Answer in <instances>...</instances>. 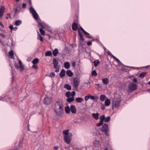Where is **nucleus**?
<instances>
[{
  "label": "nucleus",
  "instance_id": "f257e3e1",
  "mask_svg": "<svg viewBox=\"0 0 150 150\" xmlns=\"http://www.w3.org/2000/svg\"><path fill=\"white\" fill-rule=\"evenodd\" d=\"M62 100L59 99L54 104V110L56 115L58 116H61L64 111Z\"/></svg>",
  "mask_w": 150,
  "mask_h": 150
},
{
  "label": "nucleus",
  "instance_id": "f03ea898",
  "mask_svg": "<svg viewBox=\"0 0 150 150\" xmlns=\"http://www.w3.org/2000/svg\"><path fill=\"white\" fill-rule=\"evenodd\" d=\"M69 130H64L63 134L65 135L64 137L65 142L67 144H69L72 139V134L71 133H68Z\"/></svg>",
  "mask_w": 150,
  "mask_h": 150
},
{
  "label": "nucleus",
  "instance_id": "7ed1b4c3",
  "mask_svg": "<svg viewBox=\"0 0 150 150\" xmlns=\"http://www.w3.org/2000/svg\"><path fill=\"white\" fill-rule=\"evenodd\" d=\"M80 82V80L78 77H75L74 79L73 85L74 87L75 88V90L76 91H78L77 87Z\"/></svg>",
  "mask_w": 150,
  "mask_h": 150
},
{
  "label": "nucleus",
  "instance_id": "20e7f679",
  "mask_svg": "<svg viewBox=\"0 0 150 150\" xmlns=\"http://www.w3.org/2000/svg\"><path fill=\"white\" fill-rule=\"evenodd\" d=\"M30 11L32 14L33 17L35 20H37L38 18V15L35 11L33 8L32 6L30 8Z\"/></svg>",
  "mask_w": 150,
  "mask_h": 150
},
{
  "label": "nucleus",
  "instance_id": "39448f33",
  "mask_svg": "<svg viewBox=\"0 0 150 150\" xmlns=\"http://www.w3.org/2000/svg\"><path fill=\"white\" fill-rule=\"evenodd\" d=\"M101 131L102 132H105V134L108 135V133L109 131L108 125L106 124H105L101 128Z\"/></svg>",
  "mask_w": 150,
  "mask_h": 150
},
{
  "label": "nucleus",
  "instance_id": "423d86ee",
  "mask_svg": "<svg viewBox=\"0 0 150 150\" xmlns=\"http://www.w3.org/2000/svg\"><path fill=\"white\" fill-rule=\"evenodd\" d=\"M128 88H129V90L130 91H133L137 89V86L136 84L133 83H132L129 85Z\"/></svg>",
  "mask_w": 150,
  "mask_h": 150
},
{
  "label": "nucleus",
  "instance_id": "0eeeda50",
  "mask_svg": "<svg viewBox=\"0 0 150 150\" xmlns=\"http://www.w3.org/2000/svg\"><path fill=\"white\" fill-rule=\"evenodd\" d=\"M121 101L120 98H117L115 101H113L112 102V107L118 108L119 106V103Z\"/></svg>",
  "mask_w": 150,
  "mask_h": 150
},
{
  "label": "nucleus",
  "instance_id": "6e6552de",
  "mask_svg": "<svg viewBox=\"0 0 150 150\" xmlns=\"http://www.w3.org/2000/svg\"><path fill=\"white\" fill-rule=\"evenodd\" d=\"M51 101V98L50 97L46 96L44 98V102L45 104L48 105L50 104Z\"/></svg>",
  "mask_w": 150,
  "mask_h": 150
},
{
  "label": "nucleus",
  "instance_id": "1a4fd4ad",
  "mask_svg": "<svg viewBox=\"0 0 150 150\" xmlns=\"http://www.w3.org/2000/svg\"><path fill=\"white\" fill-rule=\"evenodd\" d=\"M76 94V93L74 91H73L71 92L70 91L67 92L66 93V96L67 97H69L71 96H74Z\"/></svg>",
  "mask_w": 150,
  "mask_h": 150
},
{
  "label": "nucleus",
  "instance_id": "9d476101",
  "mask_svg": "<svg viewBox=\"0 0 150 150\" xmlns=\"http://www.w3.org/2000/svg\"><path fill=\"white\" fill-rule=\"evenodd\" d=\"M70 110L72 113H76V109L75 106L73 105H71L70 107Z\"/></svg>",
  "mask_w": 150,
  "mask_h": 150
},
{
  "label": "nucleus",
  "instance_id": "9b49d317",
  "mask_svg": "<svg viewBox=\"0 0 150 150\" xmlns=\"http://www.w3.org/2000/svg\"><path fill=\"white\" fill-rule=\"evenodd\" d=\"M5 9V7L3 6H1L0 8V17H2L3 15Z\"/></svg>",
  "mask_w": 150,
  "mask_h": 150
},
{
  "label": "nucleus",
  "instance_id": "f8f14e48",
  "mask_svg": "<svg viewBox=\"0 0 150 150\" xmlns=\"http://www.w3.org/2000/svg\"><path fill=\"white\" fill-rule=\"evenodd\" d=\"M53 64H54V68H56L57 67V66L58 64V62L57 59L54 58L53 59Z\"/></svg>",
  "mask_w": 150,
  "mask_h": 150
},
{
  "label": "nucleus",
  "instance_id": "ddd939ff",
  "mask_svg": "<svg viewBox=\"0 0 150 150\" xmlns=\"http://www.w3.org/2000/svg\"><path fill=\"white\" fill-rule=\"evenodd\" d=\"M77 25L76 23H74L72 25V30H73L76 31L77 29Z\"/></svg>",
  "mask_w": 150,
  "mask_h": 150
},
{
  "label": "nucleus",
  "instance_id": "4468645a",
  "mask_svg": "<svg viewBox=\"0 0 150 150\" xmlns=\"http://www.w3.org/2000/svg\"><path fill=\"white\" fill-rule=\"evenodd\" d=\"M65 74V71L64 69H62L59 74V76L61 78L64 77Z\"/></svg>",
  "mask_w": 150,
  "mask_h": 150
},
{
  "label": "nucleus",
  "instance_id": "2eb2a0df",
  "mask_svg": "<svg viewBox=\"0 0 150 150\" xmlns=\"http://www.w3.org/2000/svg\"><path fill=\"white\" fill-rule=\"evenodd\" d=\"M66 74L69 77H71L73 75V73L70 70H68L66 71Z\"/></svg>",
  "mask_w": 150,
  "mask_h": 150
},
{
  "label": "nucleus",
  "instance_id": "dca6fc26",
  "mask_svg": "<svg viewBox=\"0 0 150 150\" xmlns=\"http://www.w3.org/2000/svg\"><path fill=\"white\" fill-rule=\"evenodd\" d=\"M78 31L79 35L80 38V40H82V41H84V39L83 38V35L81 32L80 31L79 29L78 30Z\"/></svg>",
  "mask_w": 150,
  "mask_h": 150
},
{
  "label": "nucleus",
  "instance_id": "f3484780",
  "mask_svg": "<svg viewBox=\"0 0 150 150\" xmlns=\"http://www.w3.org/2000/svg\"><path fill=\"white\" fill-rule=\"evenodd\" d=\"M18 63L20 65V70L21 71L24 69V67L23 65L22 64L20 60H19Z\"/></svg>",
  "mask_w": 150,
  "mask_h": 150
},
{
  "label": "nucleus",
  "instance_id": "a211bd4d",
  "mask_svg": "<svg viewBox=\"0 0 150 150\" xmlns=\"http://www.w3.org/2000/svg\"><path fill=\"white\" fill-rule=\"evenodd\" d=\"M93 117L96 120H97L98 119L99 113L98 112L96 113L92 114Z\"/></svg>",
  "mask_w": 150,
  "mask_h": 150
},
{
  "label": "nucleus",
  "instance_id": "6ab92c4d",
  "mask_svg": "<svg viewBox=\"0 0 150 150\" xmlns=\"http://www.w3.org/2000/svg\"><path fill=\"white\" fill-rule=\"evenodd\" d=\"M58 53V50L57 48L55 49L53 51V54L54 56H56Z\"/></svg>",
  "mask_w": 150,
  "mask_h": 150
},
{
  "label": "nucleus",
  "instance_id": "aec40b11",
  "mask_svg": "<svg viewBox=\"0 0 150 150\" xmlns=\"http://www.w3.org/2000/svg\"><path fill=\"white\" fill-rule=\"evenodd\" d=\"M45 55L46 57L51 56L52 55V52L50 51H47L45 52Z\"/></svg>",
  "mask_w": 150,
  "mask_h": 150
},
{
  "label": "nucleus",
  "instance_id": "412c9836",
  "mask_svg": "<svg viewBox=\"0 0 150 150\" xmlns=\"http://www.w3.org/2000/svg\"><path fill=\"white\" fill-rule=\"evenodd\" d=\"M64 88L68 90H70L71 89V86L69 84H67L64 85Z\"/></svg>",
  "mask_w": 150,
  "mask_h": 150
},
{
  "label": "nucleus",
  "instance_id": "4be33fe9",
  "mask_svg": "<svg viewBox=\"0 0 150 150\" xmlns=\"http://www.w3.org/2000/svg\"><path fill=\"white\" fill-rule=\"evenodd\" d=\"M110 103V100L108 99H106L105 100V104L106 106H109Z\"/></svg>",
  "mask_w": 150,
  "mask_h": 150
},
{
  "label": "nucleus",
  "instance_id": "5701e85b",
  "mask_svg": "<svg viewBox=\"0 0 150 150\" xmlns=\"http://www.w3.org/2000/svg\"><path fill=\"white\" fill-rule=\"evenodd\" d=\"M109 81L108 79V78H105L102 79V82L104 84L107 85Z\"/></svg>",
  "mask_w": 150,
  "mask_h": 150
},
{
  "label": "nucleus",
  "instance_id": "b1692460",
  "mask_svg": "<svg viewBox=\"0 0 150 150\" xmlns=\"http://www.w3.org/2000/svg\"><path fill=\"white\" fill-rule=\"evenodd\" d=\"M75 100L77 103H81L83 101V99L81 98H76Z\"/></svg>",
  "mask_w": 150,
  "mask_h": 150
},
{
  "label": "nucleus",
  "instance_id": "393cba45",
  "mask_svg": "<svg viewBox=\"0 0 150 150\" xmlns=\"http://www.w3.org/2000/svg\"><path fill=\"white\" fill-rule=\"evenodd\" d=\"M64 66L66 69H69L70 66L69 63L68 62H65L64 63Z\"/></svg>",
  "mask_w": 150,
  "mask_h": 150
},
{
  "label": "nucleus",
  "instance_id": "a878e982",
  "mask_svg": "<svg viewBox=\"0 0 150 150\" xmlns=\"http://www.w3.org/2000/svg\"><path fill=\"white\" fill-rule=\"evenodd\" d=\"M106 98V97L104 95H101L100 97V100L101 101H103Z\"/></svg>",
  "mask_w": 150,
  "mask_h": 150
},
{
  "label": "nucleus",
  "instance_id": "bb28decb",
  "mask_svg": "<svg viewBox=\"0 0 150 150\" xmlns=\"http://www.w3.org/2000/svg\"><path fill=\"white\" fill-rule=\"evenodd\" d=\"M65 111L66 113L69 114L70 113V108L69 106H67L65 107Z\"/></svg>",
  "mask_w": 150,
  "mask_h": 150
},
{
  "label": "nucleus",
  "instance_id": "cd10ccee",
  "mask_svg": "<svg viewBox=\"0 0 150 150\" xmlns=\"http://www.w3.org/2000/svg\"><path fill=\"white\" fill-rule=\"evenodd\" d=\"M74 100V98L72 97L71 98H68L67 99V101L69 103L73 101Z\"/></svg>",
  "mask_w": 150,
  "mask_h": 150
},
{
  "label": "nucleus",
  "instance_id": "c85d7f7f",
  "mask_svg": "<svg viewBox=\"0 0 150 150\" xmlns=\"http://www.w3.org/2000/svg\"><path fill=\"white\" fill-rule=\"evenodd\" d=\"M39 59L38 58H35L32 61V63L33 64H37L38 62Z\"/></svg>",
  "mask_w": 150,
  "mask_h": 150
},
{
  "label": "nucleus",
  "instance_id": "c756f323",
  "mask_svg": "<svg viewBox=\"0 0 150 150\" xmlns=\"http://www.w3.org/2000/svg\"><path fill=\"white\" fill-rule=\"evenodd\" d=\"M146 74V72H143L139 74V76L140 77L143 78L145 76V75Z\"/></svg>",
  "mask_w": 150,
  "mask_h": 150
},
{
  "label": "nucleus",
  "instance_id": "7c9ffc66",
  "mask_svg": "<svg viewBox=\"0 0 150 150\" xmlns=\"http://www.w3.org/2000/svg\"><path fill=\"white\" fill-rule=\"evenodd\" d=\"M100 121L101 122H103V121H105V116L104 115H103L102 116H101L100 117Z\"/></svg>",
  "mask_w": 150,
  "mask_h": 150
},
{
  "label": "nucleus",
  "instance_id": "2f4dec72",
  "mask_svg": "<svg viewBox=\"0 0 150 150\" xmlns=\"http://www.w3.org/2000/svg\"><path fill=\"white\" fill-rule=\"evenodd\" d=\"M21 20H17L16 21L15 23V25H16L18 26L21 24Z\"/></svg>",
  "mask_w": 150,
  "mask_h": 150
},
{
  "label": "nucleus",
  "instance_id": "473e14b6",
  "mask_svg": "<svg viewBox=\"0 0 150 150\" xmlns=\"http://www.w3.org/2000/svg\"><path fill=\"white\" fill-rule=\"evenodd\" d=\"M99 62L98 60H97L96 61H94L93 62V63L94 64V65L96 67L98 66V64H99Z\"/></svg>",
  "mask_w": 150,
  "mask_h": 150
},
{
  "label": "nucleus",
  "instance_id": "72a5a7b5",
  "mask_svg": "<svg viewBox=\"0 0 150 150\" xmlns=\"http://www.w3.org/2000/svg\"><path fill=\"white\" fill-rule=\"evenodd\" d=\"M89 98L91 99L94 100L96 99V98H98V97H95L94 96H91L90 95H89Z\"/></svg>",
  "mask_w": 150,
  "mask_h": 150
},
{
  "label": "nucleus",
  "instance_id": "f704fd0d",
  "mask_svg": "<svg viewBox=\"0 0 150 150\" xmlns=\"http://www.w3.org/2000/svg\"><path fill=\"white\" fill-rule=\"evenodd\" d=\"M39 30L40 33L42 35H45V32L42 28H40Z\"/></svg>",
  "mask_w": 150,
  "mask_h": 150
},
{
  "label": "nucleus",
  "instance_id": "c9c22d12",
  "mask_svg": "<svg viewBox=\"0 0 150 150\" xmlns=\"http://www.w3.org/2000/svg\"><path fill=\"white\" fill-rule=\"evenodd\" d=\"M110 120V116H108L105 119V122H108Z\"/></svg>",
  "mask_w": 150,
  "mask_h": 150
},
{
  "label": "nucleus",
  "instance_id": "e433bc0d",
  "mask_svg": "<svg viewBox=\"0 0 150 150\" xmlns=\"http://www.w3.org/2000/svg\"><path fill=\"white\" fill-rule=\"evenodd\" d=\"M9 54L10 56L12 57L13 56V51L12 50H11L9 52Z\"/></svg>",
  "mask_w": 150,
  "mask_h": 150
},
{
  "label": "nucleus",
  "instance_id": "4c0bfd02",
  "mask_svg": "<svg viewBox=\"0 0 150 150\" xmlns=\"http://www.w3.org/2000/svg\"><path fill=\"white\" fill-rule=\"evenodd\" d=\"M92 75L93 76H96L97 75V73L96 72V71L94 70L93 71L92 73Z\"/></svg>",
  "mask_w": 150,
  "mask_h": 150
},
{
  "label": "nucleus",
  "instance_id": "58836bf2",
  "mask_svg": "<svg viewBox=\"0 0 150 150\" xmlns=\"http://www.w3.org/2000/svg\"><path fill=\"white\" fill-rule=\"evenodd\" d=\"M103 124V122H101V121H100L98 123L96 124V126L97 127H100L101 125H102Z\"/></svg>",
  "mask_w": 150,
  "mask_h": 150
},
{
  "label": "nucleus",
  "instance_id": "ea45409f",
  "mask_svg": "<svg viewBox=\"0 0 150 150\" xmlns=\"http://www.w3.org/2000/svg\"><path fill=\"white\" fill-rule=\"evenodd\" d=\"M112 57L114 59H115L117 62H120L119 60L116 57L114 56V55H112Z\"/></svg>",
  "mask_w": 150,
  "mask_h": 150
},
{
  "label": "nucleus",
  "instance_id": "a19ab883",
  "mask_svg": "<svg viewBox=\"0 0 150 150\" xmlns=\"http://www.w3.org/2000/svg\"><path fill=\"white\" fill-rule=\"evenodd\" d=\"M73 68H74L76 66V63L74 61H72L71 62Z\"/></svg>",
  "mask_w": 150,
  "mask_h": 150
},
{
  "label": "nucleus",
  "instance_id": "79ce46f5",
  "mask_svg": "<svg viewBox=\"0 0 150 150\" xmlns=\"http://www.w3.org/2000/svg\"><path fill=\"white\" fill-rule=\"evenodd\" d=\"M55 76V74L54 73L52 72L50 74V77H54Z\"/></svg>",
  "mask_w": 150,
  "mask_h": 150
},
{
  "label": "nucleus",
  "instance_id": "37998d69",
  "mask_svg": "<svg viewBox=\"0 0 150 150\" xmlns=\"http://www.w3.org/2000/svg\"><path fill=\"white\" fill-rule=\"evenodd\" d=\"M101 108L102 110H104L105 109V105L103 104L102 103H101Z\"/></svg>",
  "mask_w": 150,
  "mask_h": 150
},
{
  "label": "nucleus",
  "instance_id": "c03bdc74",
  "mask_svg": "<svg viewBox=\"0 0 150 150\" xmlns=\"http://www.w3.org/2000/svg\"><path fill=\"white\" fill-rule=\"evenodd\" d=\"M86 35H89V33L86 32V31H85L83 29H82L81 30Z\"/></svg>",
  "mask_w": 150,
  "mask_h": 150
},
{
  "label": "nucleus",
  "instance_id": "a18cd8bd",
  "mask_svg": "<svg viewBox=\"0 0 150 150\" xmlns=\"http://www.w3.org/2000/svg\"><path fill=\"white\" fill-rule=\"evenodd\" d=\"M86 35H89V33L86 32V31H85L83 29H82L81 30Z\"/></svg>",
  "mask_w": 150,
  "mask_h": 150
},
{
  "label": "nucleus",
  "instance_id": "49530a36",
  "mask_svg": "<svg viewBox=\"0 0 150 150\" xmlns=\"http://www.w3.org/2000/svg\"><path fill=\"white\" fill-rule=\"evenodd\" d=\"M38 39H39V40L41 42H42L43 41V38L40 35H39V37H38Z\"/></svg>",
  "mask_w": 150,
  "mask_h": 150
},
{
  "label": "nucleus",
  "instance_id": "de8ad7c7",
  "mask_svg": "<svg viewBox=\"0 0 150 150\" xmlns=\"http://www.w3.org/2000/svg\"><path fill=\"white\" fill-rule=\"evenodd\" d=\"M89 98V95L86 96L85 97V100L86 101H87Z\"/></svg>",
  "mask_w": 150,
  "mask_h": 150
},
{
  "label": "nucleus",
  "instance_id": "09e8293b",
  "mask_svg": "<svg viewBox=\"0 0 150 150\" xmlns=\"http://www.w3.org/2000/svg\"><path fill=\"white\" fill-rule=\"evenodd\" d=\"M32 67L34 69H37L38 68V67L37 65L33 64V65L32 66Z\"/></svg>",
  "mask_w": 150,
  "mask_h": 150
},
{
  "label": "nucleus",
  "instance_id": "8fccbe9b",
  "mask_svg": "<svg viewBox=\"0 0 150 150\" xmlns=\"http://www.w3.org/2000/svg\"><path fill=\"white\" fill-rule=\"evenodd\" d=\"M39 24L40 26L42 28H44L43 24L42 23L39 22Z\"/></svg>",
  "mask_w": 150,
  "mask_h": 150
},
{
  "label": "nucleus",
  "instance_id": "3c124183",
  "mask_svg": "<svg viewBox=\"0 0 150 150\" xmlns=\"http://www.w3.org/2000/svg\"><path fill=\"white\" fill-rule=\"evenodd\" d=\"M15 66L16 69H18L19 68V67L18 65V64L17 63H15Z\"/></svg>",
  "mask_w": 150,
  "mask_h": 150
},
{
  "label": "nucleus",
  "instance_id": "603ef678",
  "mask_svg": "<svg viewBox=\"0 0 150 150\" xmlns=\"http://www.w3.org/2000/svg\"><path fill=\"white\" fill-rule=\"evenodd\" d=\"M9 27L11 29V32H12V30H13V25H11L9 26Z\"/></svg>",
  "mask_w": 150,
  "mask_h": 150
},
{
  "label": "nucleus",
  "instance_id": "864d4df0",
  "mask_svg": "<svg viewBox=\"0 0 150 150\" xmlns=\"http://www.w3.org/2000/svg\"><path fill=\"white\" fill-rule=\"evenodd\" d=\"M132 81L134 83H137V79L136 78H134L133 79Z\"/></svg>",
  "mask_w": 150,
  "mask_h": 150
},
{
  "label": "nucleus",
  "instance_id": "5fc2aeb1",
  "mask_svg": "<svg viewBox=\"0 0 150 150\" xmlns=\"http://www.w3.org/2000/svg\"><path fill=\"white\" fill-rule=\"evenodd\" d=\"M26 6V4L25 3H23L22 4V7L23 8H25Z\"/></svg>",
  "mask_w": 150,
  "mask_h": 150
},
{
  "label": "nucleus",
  "instance_id": "6e6d98bb",
  "mask_svg": "<svg viewBox=\"0 0 150 150\" xmlns=\"http://www.w3.org/2000/svg\"><path fill=\"white\" fill-rule=\"evenodd\" d=\"M92 44V42H91L88 41L87 42V45L88 46H90Z\"/></svg>",
  "mask_w": 150,
  "mask_h": 150
},
{
  "label": "nucleus",
  "instance_id": "4d7b16f0",
  "mask_svg": "<svg viewBox=\"0 0 150 150\" xmlns=\"http://www.w3.org/2000/svg\"><path fill=\"white\" fill-rule=\"evenodd\" d=\"M59 147L57 146H55L53 147V149L54 150H56L58 149Z\"/></svg>",
  "mask_w": 150,
  "mask_h": 150
},
{
  "label": "nucleus",
  "instance_id": "13d9d810",
  "mask_svg": "<svg viewBox=\"0 0 150 150\" xmlns=\"http://www.w3.org/2000/svg\"><path fill=\"white\" fill-rule=\"evenodd\" d=\"M87 35V38L91 39V38H92V37L89 34V35Z\"/></svg>",
  "mask_w": 150,
  "mask_h": 150
},
{
  "label": "nucleus",
  "instance_id": "bf43d9fd",
  "mask_svg": "<svg viewBox=\"0 0 150 150\" xmlns=\"http://www.w3.org/2000/svg\"><path fill=\"white\" fill-rule=\"evenodd\" d=\"M95 143H97L98 144L99 143V142L98 140H95L93 142V144H94Z\"/></svg>",
  "mask_w": 150,
  "mask_h": 150
},
{
  "label": "nucleus",
  "instance_id": "052dcab7",
  "mask_svg": "<svg viewBox=\"0 0 150 150\" xmlns=\"http://www.w3.org/2000/svg\"><path fill=\"white\" fill-rule=\"evenodd\" d=\"M0 25H1V26L2 27V28H4V25L2 24V23L1 22H0Z\"/></svg>",
  "mask_w": 150,
  "mask_h": 150
},
{
  "label": "nucleus",
  "instance_id": "680f3d73",
  "mask_svg": "<svg viewBox=\"0 0 150 150\" xmlns=\"http://www.w3.org/2000/svg\"><path fill=\"white\" fill-rule=\"evenodd\" d=\"M7 15L8 16V17L9 18H11V16L10 14L7 13Z\"/></svg>",
  "mask_w": 150,
  "mask_h": 150
},
{
  "label": "nucleus",
  "instance_id": "e2e57ef3",
  "mask_svg": "<svg viewBox=\"0 0 150 150\" xmlns=\"http://www.w3.org/2000/svg\"><path fill=\"white\" fill-rule=\"evenodd\" d=\"M56 69V70H55V71L56 72H58L59 71V68H55Z\"/></svg>",
  "mask_w": 150,
  "mask_h": 150
},
{
  "label": "nucleus",
  "instance_id": "0e129e2a",
  "mask_svg": "<svg viewBox=\"0 0 150 150\" xmlns=\"http://www.w3.org/2000/svg\"><path fill=\"white\" fill-rule=\"evenodd\" d=\"M21 141H20L19 143V144H18V145H19V146H21Z\"/></svg>",
  "mask_w": 150,
  "mask_h": 150
},
{
  "label": "nucleus",
  "instance_id": "69168bd1",
  "mask_svg": "<svg viewBox=\"0 0 150 150\" xmlns=\"http://www.w3.org/2000/svg\"><path fill=\"white\" fill-rule=\"evenodd\" d=\"M17 29V27H15L14 28H13V30H16Z\"/></svg>",
  "mask_w": 150,
  "mask_h": 150
},
{
  "label": "nucleus",
  "instance_id": "338daca9",
  "mask_svg": "<svg viewBox=\"0 0 150 150\" xmlns=\"http://www.w3.org/2000/svg\"><path fill=\"white\" fill-rule=\"evenodd\" d=\"M29 2L30 3V5L31 4V0H29Z\"/></svg>",
  "mask_w": 150,
  "mask_h": 150
},
{
  "label": "nucleus",
  "instance_id": "774afa93",
  "mask_svg": "<svg viewBox=\"0 0 150 150\" xmlns=\"http://www.w3.org/2000/svg\"><path fill=\"white\" fill-rule=\"evenodd\" d=\"M148 84H149V85H150V81H149V82H148Z\"/></svg>",
  "mask_w": 150,
  "mask_h": 150
}]
</instances>
